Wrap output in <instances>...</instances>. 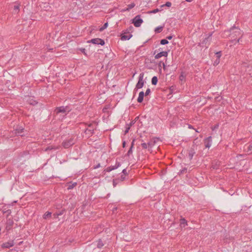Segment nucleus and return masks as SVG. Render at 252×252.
Masks as SVG:
<instances>
[{
    "label": "nucleus",
    "mask_w": 252,
    "mask_h": 252,
    "mask_svg": "<svg viewBox=\"0 0 252 252\" xmlns=\"http://www.w3.org/2000/svg\"><path fill=\"white\" fill-rule=\"evenodd\" d=\"M224 36L225 35H228L230 39V42L233 44H236L237 43H239L242 37V31L238 28L233 26L229 30L224 31Z\"/></svg>",
    "instance_id": "obj_1"
},
{
    "label": "nucleus",
    "mask_w": 252,
    "mask_h": 252,
    "mask_svg": "<svg viewBox=\"0 0 252 252\" xmlns=\"http://www.w3.org/2000/svg\"><path fill=\"white\" fill-rule=\"evenodd\" d=\"M69 111L70 110L68 109L67 106H61L57 107L54 111V113L57 115L59 114L60 113H62L63 114V116H64L66 115Z\"/></svg>",
    "instance_id": "obj_2"
},
{
    "label": "nucleus",
    "mask_w": 252,
    "mask_h": 252,
    "mask_svg": "<svg viewBox=\"0 0 252 252\" xmlns=\"http://www.w3.org/2000/svg\"><path fill=\"white\" fill-rule=\"evenodd\" d=\"M74 144L75 140L73 138L71 137L68 140L64 141L62 143V145L64 148L67 149L72 146Z\"/></svg>",
    "instance_id": "obj_3"
},
{
    "label": "nucleus",
    "mask_w": 252,
    "mask_h": 252,
    "mask_svg": "<svg viewBox=\"0 0 252 252\" xmlns=\"http://www.w3.org/2000/svg\"><path fill=\"white\" fill-rule=\"evenodd\" d=\"M213 32L209 33L207 37H206L201 42L203 46L208 48L212 40V36Z\"/></svg>",
    "instance_id": "obj_4"
},
{
    "label": "nucleus",
    "mask_w": 252,
    "mask_h": 252,
    "mask_svg": "<svg viewBox=\"0 0 252 252\" xmlns=\"http://www.w3.org/2000/svg\"><path fill=\"white\" fill-rule=\"evenodd\" d=\"M143 20L140 18V15L136 16L132 20V23L136 27H139L143 23Z\"/></svg>",
    "instance_id": "obj_5"
},
{
    "label": "nucleus",
    "mask_w": 252,
    "mask_h": 252,
    "mask_svg": "<svg viewBox=\"0 0 252 252\" xmlns=\"http://www.w3.org/2000/svg\"><path fill=\"white\" fill-rule=\"evenodd\" d=\"M88 42L92 43L94 44L101 45H104L105 44L104 40L99 38L92 39L91 40L88 41Z\"/></svg>",
    "instance_id": "obj_6"
},
{
    "label": "nucleus",
    "mask_w": 252,
    "mask_h": 252,
    "mask_svg": "<svg viewBox=\"0 0 252 252\" xmlns=\"http://www.w3.org/2000/svg\"><path fill=\"white\" fill-rule=\"evenodd\" d=\"M144 73H141L140 74L138 81L136 85V88L137 89H141L143 87L144 82L143 80Z\"/></svg>",
    "instance_id": "obj_7"
},
{
    "label": "nucleus",
    "mask_w": 252,
    "mask_h": 252,
    "mask_svg": "<svg viewBox=\"0 0 252 252\" xmlns=\"http://www.w3.org/2000/svg\"><path fill=\"white\" fill-rule=\"evenodd\" d=\"M204 142L205 143V147L209 148L212 145V136H209V137H207L206 138H205L204 140Z\"/></svg>",
    "instance_id": "obj_8"
},
{
    "label": "nucleus",
    "mask_w": 252,
    "mask_h": 252,
    "mask_svg": "<svg viewBox=\"0 0 252 252\" xmlns=\"http://www.w3.org/2000/svg\"><path fill=\"white\" fill-rule=\"evenodd\" d=\"M14 241H8L7 242L3 243L1 245V247L2 248H9L10 247H12L14 246Z\"/></svg>",
    "instance_id": "obj_9"
},
{
    "label": "nucleus",
    "mask_w": 252,
    "mask_h": 252,
    "mask_svg": "<svg viewBox=\"0 0 252 252\" xmlns=\"http://www.w3.org/2000/svg\"><path fill=\"white\" fill-rule=\"evenodd\" d=\"M168 56V52L167 51H162L158 53L155 56V58L156 59H159L160 58L162 57H166Z\"/></svg>",
    "instance_id": "obj_10"
},
{
    "label": "nucleus",
    "mask_w": 252,
    "mask_h": 252,
    "mask_svg": "<svg viewBox=\"0 0 252 252\" xmlns=\"http://www.w3.org/2000/svg\"><path fill=\"white\" fill-rule=\"evenodd\" d=\"M221 56V52L220 51H219V52H218L216 53V59L215 60V61L214 62V65H218L220 62V58Z\"/></svg>",
    "instance_id": "obj_11"
},
{
    "label": "nucleus",
    "mask_w": 252,
    "mask_h": 252,
    "mask_svg": "<svg viewBox=\"0 0 252 252\" xmlns=\"http://www.w3.org/2000/svg\"><path fill=\"white\" fill-rule=\"evenodd\" d=\"M13 221L11 219L7 220L5 229L8 231L10 230L13 226Z\"/></svg>",
    "instance_id": "obj_12"
},
{
    "label": "nucleus",
    "mask_w": 252,
    "mask_h": 252,
    "mask_svg": "<svg viewBox=\"0 0 252 252\" xmlns=\"http://www.w3.org/2000/svg\"><path fill=\"white\" fill-rule=\"evenodd\" d=\"M132 37V34L131 33H123L121 35V39L122 40H129Z\"/></svg>",
    "instance_id": "obj_13"
},
{
    "label": "nucleus",
    "mask_w": 252,
    "mask_h": 252,
    "mask_svg": "<svg viewBox=\"0 0 252 252\" xmlns=\"http://www.w3.org/2000/svg\"><path fill=\"white\" fill-rule=\"evenodd\" d=\"M195 154V151L193 148H191L188 153V157L190 160L192 159L194 155Z\"/></svg>",
    "instance_id": "obj_14"
},
{
    "label": "nucleus",
    "mask_w": 252,
    "mask_h": 252,
    "mask_svg": "<svg viewBox=\"0 0 252 252\" xmlns=\"http://www.w3.org/2000/svg\"><path fill=\"white\" fill-rule=\"evenodd\" d=\"M144 96V93L143 92H141L139 94L138 97L137 98V101L139 103H141L143 100V98Z\"/></svg>",
    "instance_id": "obj_15"
},
{
    "label": "nucleus",
    "mask_w": 252,
    "mask_h": 252,
    "mask_svg": "<svg viewBox=\"0 0 252 252\" xmlns=\"http://www.w3.org/2000/svg\"><path fill=\"white\" fill-rule=\"evenodd\" d=\"M245 150L248 153V154H251L252 153V143L246 146Z\"/></svg>",
    "instance_id": "obj_16"
},
{
    "label": "nucleus",
    "mask_w": 252,
    "mask_h": 252,
    "mask_svg": "<svg viewBox=\"0 0 252 252\" xmlns=\"http://www.w3.org/2000/svg\"><path fill=\"white\" fill-rule=\"evenodd\" d=\"M180 226L181 227H184L188 225L187 221L186 220V219L185 218H182L180 220Z\"/></svg>",
    "instance_id": "obj_17"
},
{
    "label": "nucleus",
    "mask_w": 252,
    "mask_h": 252,
    "mask_svg": "<svg viewBox=\"0 0 252 252\" xmlns=\"http://www.w3.org/2000/svg\"><path fill=\"white\" fill-rule=\"evenodd\" d=\"M77 185V183L76 182L72 183L70 182L68 183L67 185V189H71L74 188Z\"/></svg>",
    "instance_id": "obj_18"
},
{
    "label": "nucleus",
    "mask_w": 252,
    "mask_h": 252,
    "mask_svg": "<svg viewBox=\"0 0 252 252\" xmlns=\"http://www.w3.org/2000/svg\"><path fill=\"white\" fill-rule=\"evenodd\" d=\"M19 7H20L19 4L15 5L14 6L13 13L14 14L18 13L19 11Z\"/></svg>",
    "instance_id": "obj_19"
},
{
    "label": "nucleus",
    "mask_w": 252,
    "mask_h": 252,
    "mask_svg": "<svg viewBox=\"0 0 252 252\" xmlns=\"http://www.w3.org/2000/svg\"><path fill=\"white\" fill-rule=\"evenodd\" d=\"M93 126V125L92 124H90L89 125V127H90V128H87L86 130V132L88 131L90 132L91 134H93L94 133V128Z\"/></svg>",
    "instance_id": "obj_20"
},
{
    "label": "nucleus",
    "mask_w": 252,
    "mask_h": 252,
    "mask_svg": "<svg viewBox=\"0 0 252 252\" xmlns=\"http://www.w3.org/2000/svg\"><path fill=\"white\" fill-rule=\"evenodd\" d=\"M24 132V128H19V129H16V134L20 135L21 136H23V134L22 133Z\"/></svg>",
    "instance_id": "obj_21"
},
{
    "label": "nucleus",
    "mask_w": 252,
    "mask_h": 252,
    "mask_svg": "<svg viewBox=\"0 0 252 252\" xmlns=\"http://www.w3.org/2000/svg\"><path fill=\"white\" fill-rule=\"evenodd\" d=\"M156 141L154 140H151L148 142V148H152L155 144Z\"/></svg>",
    "instance_id": "obj_22"
},
{
    "label": "nucleus",
    "mask_w": 252,
    "mask_h": 252,
    "mask_svg": "<svg viewBox=\"0 0 252 252\" xmlns=\"http://www.w3.org/2000/svg\"><path fill=\"white\" fill-rule=\"evenodd\" d=\"M104 246V244L103 243L102 240L101 239H99L97 242L96 247L97 248L100 249Z\"/></svg>",
    "instance_id": "obj_23"
},
{
    "label": "nucleus",
    "mask_w": 252,
    "mask_h": 252,
    "mask_svg": "<svg viewBox=\"0 0 252 252\" xmlns=\"http://www.w3.org/2000/svg\"><path fill=\"white\" fill-rule=\"evenodd\" d=\"M158 81V79L157 76H154L152 79V84L153 85H156Z\"/></svg>",
    "instance_id": "obj_24"
},
{
    "label": "nucleus",
    "mask_w": 252,
    "mask_h": 252,
    "mask_svg": "<svg viewBox=\"0 0 252 252\" xmlns=\"http://www.w3.org/2000/svg\"><path fill=\"white\" fill-rule=\"evenodd\" d=\"M52 213L50 212H46L43 215V218L44 219H47L51 217Z\"/></svg>",
    "instance_id": "obj_25"
},
{
    "label": "nucleus",
    "mask_w": 252,
    "mask_h": 252,
    "mask_svg": "<svg viewBox=\"0 0 252 252\" xmlns=\"http://www.w3.org/2000/svg\"><path fill=\"white\" fill-rule=\"evenodd\" d=\"M163 27L162 26H159V27H157L155 30V32H156V33H160L161 32V31H162V29H163Z\"/></svg>",
    "instance_id": "obj_26"
},
{
    "label": "nucleus",
    "mask_w": 252,
    "mask_h": 252,
    "mask_svg": "<svg viewBox=\"0 0 252 252\" xmlns=\"http://www.w3.org/2000/svg\"><path fill=\"white\" fill-rule=\"evenodd\" d=\"M58 149V147H56L55 146H48L45 150V151H49V150H56Z\"/></svg>",
    "instance_id": "obj_27"
},
{
    "label": "nucleus",
    "mask_w": 252,
    "mask_h": 252,
    "mask_svg": "<svg viewBox=\"0 0 252 252\" xmlns=\"http://www.w3.org/2000/svg\"><path fill=\"white\" fill-rule=\"evenodd\" d=\"M108 25V23H105L103 25V26L99 29V31H100V32H102V31H103L104 29H105L106 28H107Z\"/></svg>",
    "instance_id": "obj_28"
},
{
    "label": "nucleus",
    "mask_w": 252,
    "mask_h": 252,
    "mask_svg": "<svg viewBox=\"0 0 252 252\" xmlns=\"http://www.w3.org/2000/svg\"><path fill=\"white\" fill-rule=\"evenodd\" d=\"M161 45H165L168 43V41L166 39H161L160 41Z\"/></svg>",
    "instance_id": "obj_29"
},
{
    "label": "nucleus",
    "mask_w": 252,
    "mask_h": 252,
    "mask_svg": "<svg viewBox=\"0 0 252 252\" xmlns=\"http://www.w3.org/2000/svg\"><path fill=\"white\" fill-rule=\"evenodd\" d=\"M120 165V163L119 162L116 163V165L115 166H110L111 169H112V170L117 169Z\"/></svg>",
    "instance_id": "obj_30"
},
{
    "label": "nucleus",
    "mask_w": 252,
    "mask_h": 252,
    "mask_svg": "<svg viewBox=\"0 0 252 252\" xmlns=\"http://www.w3.org/2000/svg\"><path fill=\"white\" fill-rule=\"evenodd\" d=\"M134 6H135V4L134 3H131L127 5V10L131 9L132 8H133Z\"/></svg>",
    "instance_id": "obj_31"
},
{
    "label": "nucleus",
    "mask_w": 252,
    "mask_h": 252,
    "mask_svg": "<svg viewBox=\"0 0 252 252\" xmlns=\"http://www.w3.org/2000/svg\"><path fill=\"white\" fill-rule=\"evenodd\" d=\"M141 147L143 149H147V148H148V143H143L141 144Z\"/></svg>",
    "instance_id": "obj_32"
},
{
    "label": "nucleus",
    "mask_w": 252,
    "mask_h": 252,
    "mask_svg": "<svg viewBox=\"0 0 252 252\" xmlns=\"http://www.w3.org/2000/svg\"><path fill=\"white\" fill-rule=\"evenodd\" d=\"M119 181V179H113V186L116 187Z\"/></svg>",
    "instance_id": "obj_33"
},
{
    "label": "nucleus",
    "mask_w": 252,
    "mask_h": 252,
    "mask_svg": "<svg viewBox=\"0 0 252 252\" xmlns=\"http://www.w3.org/2000/svg\"><path fill=\"white\" fill-rule=\"evenodd\" d=\"M171 4H171V2L167 1L165 3V4L162 5L161 6V7H164V6L170 7L171 6Z\"/></svg>",
    "instance_id": "obj_34"
},
{
    "label": "nucleus",
    "mask_w": 252,
    "mask_h": 252,
    "mask_svg": "<svg viewBox=\"0 0 252 252\" xmlns=\"http://www.w3.org/2000/svg\"><path fill=\"white\" fill-rule=\"evenodd\" d=\"M132 147H130L129 150L128 151L127 153V156H130V155L131 154H132Z\"/></svg>",
    "instance_id": "obj_35"
},
{
    "label": "nucleus",
    "mask_w": 252,
    "mask_h": 252,
    "mask_svg": "<svg viewBox=\"0 0 252 252\" xmlns=\"http://www.w3.org/2000/svg\"><path fill=\"white\" fill-rule=\"evenodd\" d=\"M126 179V175H122L121 176L120 179H119V181H123Z\"/></svg>",
    "instance_id": "obj_36"
},
{
    "label": "nucleus",
    "mask_w": 252,
    "mask_h": 252,
    "mask_svg": "<svg viewBox=\"0 0 252 252\" xmlns=\"http://www.w3.org/2000/svg\"><path fill=\"white\" fill-rule=\"evenodd\" d=\"M151 93V90L149 88H148L147 90L146 91L145 95V96H147L149 94Z\"/></svg>",
    "instance_id": "obj_37"
},
{
    "label": "nucleus",
    "mask_w": 252,
    "mask_h": 252,
    "mask_svg": "<svg viewBox=\"0 0 252 252\" xmlns=\"http://www.w3.org/2000/svg\"><path fill=\"white\" fill-rule=\"evenodd\" d=\"M112 171V169H111L110 167H108L107 168H106L104 170V172H110Z\"/></svg>",
    "instance_id": "obj_38"
},
{
    "label": "nucleus",
    "mask_w": 252,
    "mask_h": 252,
    "mask_svg": "<svg viewBox=\"0 0 252 252\" xmlns=\"http://www.w3.org/2000/svg\"><path fill=\"white\" fill-rule=\"evenodd\" d=\"M159 11V10L157 8V9H155L151 11L150 12L152 13H156L158 12Z\"/></svg>",
    "instance_id": "obj_39"
},
{
    "label": "nucleus",
    "mask_w": 252,
    "mask_h": 252,
    "mask_svg": "<svg viewBox=\"0 0 252 252\" xmlns=\"http://www.w3.org/2000/svg\"><path fill=\"white\" fill-rule=\"evenodd\" d=\"M129 129H130V126H127L126 128V130L125 131V134L128 132V131H129Z\"/></svg>",
    "instance_id": "obj_40"
},
{
    "label": "nucleus",
    "mask_w": 252,
    "mask_h": 252,
    "mask_svg": "<svg viewBox=\"0 0 252 252\" xmlns=\"http://www.w3.org/2000/svg\"><path fill=\"white\" fill-rule=\"evenodd\" d=\"M173 38V36L172 35H169L166 37V39L171 40Z\"/></svg>",
    "instance_id": "obj_41"
},
{
    "label": "nucleus",
    "mask_w": 252,
    "mask_h": 252,
    "mask_svg": "<svg viewBox=\"0 0 252 252\" xmlns=\"http://www.w3.org/2000/svg\"><path fill=\"white\" fill-rule=\"evenodd\" d=\"M161 63H162V65H163V68L165 69V64L163 62H160L159 63V66H161Z\"/></svg>",
    "instance_id": "obj_42"
},
{
    "label": "nucleus",
    "mask_w": 252,
    "mask_h": 252,
    "mask_svg": "<svg viewBox=\"0 0 252 252\" xmlns=\"http://www.w3.org/2000/svg\"><path fill=\"white\" fill-rule=\"evenodd\" d=\"M122 173L124 174V175H126V169H123V171H122Z\"/></svg>",
    "instance_id": "obj_43"
},
{
    "label": "nucleus",
    "mask_w": 252,
    "mask_h": 252,
    "mask_svg": "<svg viewBox=\"0 0 252 252\" xmlns=\"http://www.w3.org/2000/svg\"><path fill=\"white\" fill-rule=\"evenodd\" d=\"M126 141H124L123 142V147L124 148L126 146Z\"/></svg>",
    "instance_id": "obj_44"
},
{
    "label": "nucleus",
    "mask_w": 252,
    "mask_h": 252,
    "mask_svg": "<svg viewBox=\"0 0 252 252\" xmlns=\"http://www.w3.org/2000/svg\"><path fill=\"white\" fill-rule=\"evenodd\" d=\"M219 127V125H216L215 126H214V127L213 129H216V128H218Z\"/></svg>",
    "instance_id": "obj_45"
},
{
    "label": "nucleus",
    "mask_w": 252,
    "mask_h": 252,
    "mask_svg": "<svg viewBox=\"0 0 252 252\" xmlns=\"http://www.w3.org/2000/svg\"><path fill=\"white\" fill-rule=\"evenodd\" d=\"M134 140H133V141L132 142L131 144V146H130V147H132V148H133V146H134Z\"/></svg>",
    "instance_id": "obj_46"
},
{
    "label": "nucleus",
    "mask_w": 252,
    "mask_h": 252,
    "mask_svg": "<svg viewBox=\"0 0 252 252\" xmlns=\"http://www.w3.org/2000/svg\"><path fill=\"white\" fill-rule=\"evenodd\" d=\"M212 167L213 168V169H217L218 167L217 166V165H213Z\"/></svg>",
    "instance_id": "obj_47"
},
{
    "label": "nucleus",
    "mask_w": 252,
    "mask_h": 252,
    "mask_svg": "<svg viewBox=\"0 0 252 252\" xmlns=\"http://www.w3.org/2000/svg\"><path fill=\"white\" fill-rule=\"evenodd\" d=\"M100 167V164L98 163L97 165H96L95 167H94V168L96 169V168H97L98 167Z\"/></svg>",
    "instance_id": "obj_48"
},
{
    "label": "nucleus",
    "mask_w": 252,
    "mask_h": 252,
    "mask_svg": "<svg viewBox=\"0 0 252 252\" xmlns=\"http://www.w3.org/2000/svg\"><path fill=\"white\" fill-rule=\"evenodd\" d=\"M60 215H61V214H54V216L55 217H58Z\"/></svg>",
    "instance_id": "obj_49"
},
{
    "label": "nucleus",
    "mask_w": 252,
    "mask_h": 252,
    "mask_svg": "<svg viewBox=\"0 0 252 252\" xmlns=\"http://www.w3.org/2000/svg\"><path fill=\"white\" fill-rule=\"evenodd\" d=\"M81 51H82V52L85 53V49H84V48L81 49Z\"/></svg>",
    "instance_id": "obj_50"
},
{
    "label": "nucleus",
    "mask_w": 252,
    "mask_h": 252,
    "mask_svg": "<svg viewBox=\"0 0 252 252\" xmlns=\"http://www.w3.org/2000/svg\"><path fill=\"white\" fill-rule=\"evenodd\" d=\"M187 169L186 168H185V169H184L183 170H182L181 171V173H183V172H184V171H187Z\"/></svg>",
    "instance_id": "obj_51"
},
{
    "label": "nucleus",
    "mask_w": 252,
    "mask_h": 252,
    "mask_svg": "<svg viewBox=\"0 0 252 252\" xmlns=\"http://www.w3.org/2000/svg\"><path fill=\"white\" fill-rule=\"evenodd\" d=\"M189 128H193L192 126H191V125H189Z\"/></svg>",
    "instance_id": "obj_52"
},
{
    "label": "nucleus",
    "mask_w": 252,
    "mask_h": 252,
    "mask_svg": "<svg viewBox=\"0 0 252 252\" xmlns=\"http://www.w3.org/2000/svg\"><path fill=\"white\" fill-rule=\"evenodd\" d=\"M116 209H117V208H114V209H113V212L114 211V210H116Z\"/></svg>",
    "instance_id": "obj_53"
},
{
    "label": "nucleus",
    "mask_w": 252,
    "mask_h": 252,
    "mask_svg": "<svg viewBox=\"0 0 252 252\" xmlns=\"http://www.w3.org/2000/svg\"><path fill=\"white\" fill-rule=\"evenodd\" d=\"M196 131L197 132H199V131H198V130H196Z\"/></svg>",
    "instance_id": "obj_54"
}]
</instances>
